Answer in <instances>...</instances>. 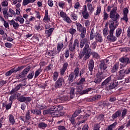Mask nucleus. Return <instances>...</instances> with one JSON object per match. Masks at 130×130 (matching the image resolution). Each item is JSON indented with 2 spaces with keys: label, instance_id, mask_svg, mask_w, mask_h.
<instances>
[{
  "label": "nucleus",
  "instance_id": "obj_62",
  "mask_svg": "<svg viewBox=\"0 0 130 130\" xmlns=\"http://www.w3.org/2000/svg\"><path fill=\"white\" fill-rule=\"evenodd\" d=\"M33 77H34V72L29 73V74L27 75L28 79H33Z\"/></svg>",
  "mask_w": 130,
  "mask_h": 130
},
{
  "label": "nucleus",
  "instance_id": "obj_23",
  "mask_svg": "<svg viewBox=\"0 0 130 130\" xmlns=\"http://www.w3.org/2000/svg\"><path fill=\"white\" fill-rule=\"evenodd\" d=\"M85 43L86 44H88V39H82L80 41V46L81 48H83L84 46L85 45Z\"/></svg>",
  "mask_w": 130,
  "mask_h": 130
},
{
  "label": "nucleus",
  "instance_id": "obj_47",
  "mask_svg": "<svg viewBox=\"0 0 130 130\" xmlns=\"http://www.w3.org/2000/svg\"><path fill=\"white\" fill-rule=\"evenodd\" d=\"M42 72V69H41V68L37 70L35 72V78H37L38 76L40 75V73H41Z\"/></svg>",
  "mask_w": 130,
  "mask_h": 130
},
{
  "label": "nucleus",
  "instance_id": "obj_30",
  "mask_svg": "<svg viewBox=\"0 0 130 130\" xmlns=\"http://www.w3.org/2000/svg\"><path fill=\"white\" fill-rule=\"evenodd\" d=\"M76 25L77 27V31H81L83 29V28H84V27H83V26L82 25V24H81V23H79V22H77L76 23Z\"/></svg>",
  "mask_w": 130,
  "mask_h": 130
},
{
  "label": "nucleus",
  "instance_id": "obj_48",
  "mask_svg": "<svg viewBox=\"0 0 130 130\" xmlns=\"http://www.w3.org/2000/svg\"><path fill=\"white\" fill-rule=\"evenodd\" d=\"M14 72H15V69H12L9 71L7 72L5 75L6 77H9V76H11V75H12V74H13V73H14Z\"/></svg>",
  "mask_w": 130,
  "mask_h": 130
},
{
  "label": "nucleus",
  "instance_id": "obj_5",
  "mask_svg": "<svg viewBox=\"0 0 130 130\" xmlns=\"http://www.w3.org/2000/svg\"><path fill=\"white\" fill-rule=\"evenodd\" d=\"M113 33H114V31L109 30V35L107 37V40L110 42H114L117 39L115 36H113Z\"/></svg>",
  "mask_w": 130,
  "mask_h": 130
},
{
  "label": "nucleus",
  "instance_id": "obj_26",
  "mask_svg": "<svg viewBox=\"0 0 130 130\" xmlns=\"http://www.w3.org/2000/svg\"><path fill=\"white\" fill-rule=\"evenodd\" d=\"M9 120L11 124H15V118L12 114H10L9 115Z\"/></svg>",
  "mask_w": 130,
  "mask_h": 130
},
{
  "label": "nucleus",
  "instance_id": "obj_35",
  "mask_svg": "<svg viewBox=\"0 0 130 130\" xmlns=\"http://www.w3.org/2000/svg\"><path fill=\"white\" fill-rule=\"evenodd\" d=\"M125 73V71H124V70H120L119 74V79L121 80V79H122L124 77Z\"/></svg>",
  "mask_w": 130,
  "mask_h": 130
},
{
  "label": "nucleus",
  "instance_id": "obj_63",
  "mask_svg": "<svg viewBox=\"0 0 130 130\" xmlns=\"http://www.w3.org/2000/svg\"><path fill=\"white\" fill-rule=\"evenodd\" d=\"M60 16L61 18H63L64 19L67 16V14L63 11H61L60 12Z\"/></svg>",
  "mask_w": 130,
  "mask_h": 130
},
{
  "label": "nucleus",
  "instance_id": "obj_19",
  "mask_svg": "<svg viewBox=\"0 0 130 130\" xmlns=\"http://www.w3.org/2000/svg\"><path fill=\"white\" fill-rule=\"evenodd\" d=\"M15 21L19 22L20 24H24V22H25V20L22 16H17L15 18Z\"/></svg>",
  "mask_w": 130,
  "mask_h": 130
},
{
  "label": "nucleus",
  "instance_id": "obj_57",
  "mask_svg": "<svg viewBox=\"0 0 130 130\" xmlns=\"http://www.w3.org/2000/svg\"><path fill=\"white\" fill-rule=\"evenodd\" d=\"M73 79H74V73H71V74H70L69 76L68 80L70 82H73L74 81Z\"/></svg>",
  "mask_w": 130,
  "mask_h": 130
},
{
  "label": "nucleus",
  "instance_id": "obj_16",
  "mask_svg": "<svg viewBox=\"0 0 130 130\" xmlns=\"http://www.w3.org/2000/svg\"><path fill=\"white\" fill-rule=\"evenodd\" d=\"M94 38L95 39L96 42H102L103 39H102V36L100 34H96L95 35Z\"/></svg>",
  "mask_w": 130,
  "mask_h": 130
},
{
  "label": "nucleus",
  "instance_id": "obj_40",
  "mask_svg": "<svg viewBox=\"0 0 130 130\" xmlns=\"http://www.w3.org/2000/svg\"><path fill=\"white\" fill-rule=\"evenodd\" d=\"M56 54H57L56 50H53L49 52V55H50V56H54V55H56Z\"/></svg>",
  "mask_w": 130,
  "mask_h": 130
},
{
  "label": "nucleus",
  "instance_id": "obj_32",
  "mask_svg": "<svg viewBox=\"0 0 130 130\" xmlns=\"http://www.w3.org/2000/svg\"><path fill=\"white\" fill-rule=\"evenodd\" d=\"M117 123L116 122L113 123L108 126V127L106 130H112L115 126H116Z\"/></svg>",
  "mask_w": 130,
  "mask_h": 130
},
{
  "label": "nucleus",
  "instance_id": "obj_3",
  "mask_svg": "<svg viewBox=\"0 0 130 130\" xmlns=\"http://www.w3.org/2000/svg\"><path fill=\"white\" fill-rule=\"evenodd\" d=\"M91 48L89 46V44H85L84 47L83 49V52L85 54L84 59H88L91 56Z\"/></svg>",
  "mask_w": 130,
  "mask_h": 130
},
{
  "label": "nucleus",
  "instance_id": "obj_51",
  "mask_svg": "<svg viewBox=\"0 0 130 130\" xmlns=\"http://www.w3.org/2000/svg\"><path fill=\"white\" fill-rule=\"evenodd\" d=\"M63 21L67 22V23H68L69 24H71V23H72V20H71V18H70L69 16H67V15L63 19Z\"/></svg>",
  "mask_w": 130,
  "mask_h": 130
},
{
  "label": "nucleus",
  "instance_id": "obj_64",
  "mask_svg": "<svg viewBox=\"0 0 130 130\" xmlns=\"http://www.w3.org/2000/svg\"><path fill=\"white\" fill-rule=\"evenodd\" d=\"M56 106H57L56 109H57V112H58V111H60V110H62V109H63V107H62L61 105H58Z\"/></svg>",
  "mask_w": 130,
  "mask_h": 130
},
{
  "label": "nucleus",
  "instance_id": "obj_58",
  "mask_svg": "<svg viewBox=\"0 0 130 130\" xmlns=\"http://www.w3.org/2000/svg\"><path fill=\"white\" fill-rule=\"evenodd\" d=\"M75 117L72 116L70 119V121H71L72 124H76V120L75 119Z\"/></svg>",
  "mask_w": 130,
  "mask_h": 130
},
{
  "label": "nucleus",
  "instance_id": "obj_21",
  "mask_svg": "<svg viewBox=\"0 0 130 130\" xmlns=\"http://www.w3.org/2000/svg\"><path fill=\"white\" fill-rule=\"evenodd\" d=\"M100 69L102 71H105L106 69H107V66L105 64V62L104 61H102L101 63L99 64Z\"/></svg>",
  "mask_w": 130,
  "mask_h": 130
},
{
  "label": "nucleus",
  "instance_id": "obj_50",
  "mask_svg": "<svg viewBox=\"0 0 130 130\" xmlns=\"http://www.w3.org/2000/svg\"><path fill=\"white\" fill-rule=\"evenodd\" d=\"M63 47V44L62 43H60L58 44L57 47V49L58 51V52L62 49V48Z\"/></svg>",
  "mask_w": 130,
  "mask_h": 130
},
{
  "label": "nucleus",
  "instance_id": "obj_20",
  "mask_svg": "<svg viewBox=\"0 0 130 130\" xmlns=\"http://www.w3.org/2000/svg\"><path fill=\"white\" fill-rule=\"evenodd\" d=\"M54 30V28H51L48 30H45V34H46L47 37H50V36H51V35H52V32H53Z\"/></svg>",
  "mask_w": 130,
  "mask_h": 130
},
{
  "label": "nucleus",
  "instance_id": "obj_33",
  "mask_svg": "<svg viewBox=\"0 0 130 130\" xmlns=\"http://www.w3.org/2000/svg\"><path fill=\"white\" fill-rule=\"evenodd\" d=\"M87 8L88 11H89V13H90V14H92V13H93V11H94V8H93V6L92 5V4L90 3L88 4Z\"/></svg>",
  "mask_w": 130,
  "mask_h": 130
},
{
  "label": "nucleus",
  "instance_id": "obj_8",
  "mask_svg": "<svg viewBox=\"0 0 130 130\" xmlns=\"http://www.w3.org/2000/svg\"><path fill=\"white\" fill-rule=\"evenodd\" d=\"M43 22H44V23H49V22H51V19H50V16L48 15V10H47L45 11V16L43 19Z\"/></svg>",
  "mask_w": 130,
  "mask_h": 130
},
{
  "label": "nucleus",
  "instance_id": "obj_24",
  "mask_svg": "<svg viewBox=\"0 0 130 130\" xmlns=\"http://www.w3.org/2000/svg\"><path fill=\"white\" fill-rule=\"evenodd\" d=\"M119 60L121 62H122V63H129V58L126 57H122L119 59Z\"/></svg>",
  "mask_w": 130,
  "mask_h": 130
},
{
  "label": "nucleus",
  "instance_id": "obj_41",
  "mask_svg": "<svg viewBox=\"0 0 130 130\" xmlns=\"http://www.w3.org/2000/svg\"><path fill=\"white\" fill-rule=\"evenodd\" d=\"M58 78V73L57 72H54L53 74V81H56Z\"/></svg>",
  "mask_w": 130,
  "mask_h": 130
},
{
  "label": "nucleus",
  "instance_id": "obj_18",
  "mask_svg": "<svg viewBox=\"0 0 130 130\" xmlns=\"http://www.w3.org/2000/svg\"><path fill=\"white\" fill-rule=\"evenodd\" d=\"M79 32H81V34H80L81 38H82V39H83V38H85V37L86 36V32H87V29H86V27L82 28V29L79 31Z\"/></svg>",
  "mask_w": 130,
  "mask_h": 130
},
{
  "label": "nucleus",
  "instance_id": "obj_60",
  "mask_svg": "<svg viewBox=\"0 0 130 130\" xmlns=\"http://www.w3.org/2000/svg\"><path fill=\"white\" fill-rule=\"evenodd\" d=\"M85 81H86L85 80V78H82L78 82V85H82V84H84Z\"/></svg>",
  "mask_w": 130,
  "mask_h": 130
},
{
  "label": "nucleus",
  "instance_id": "obj_7",
  "mask_svg": "<svg viewBox=\"0 0 130 130\" xmlns=\"http://www.w3.org/2000/svg\"><path fill=\"white\" fill-rule=\"evenodd\" d=\"M128 14V9L125 8L123 10V17L121 18V20L127 22L128 21V18L127 17V14Z\"/></svg>",
  "mask_w": 130,
  "mask_h": 130
},
{
  "label": "nucleus",
  "instance_id": "obj_4",
  "mask_svg": "<svg viewBox=\"0 0 130 130\" xmlns=\"http://www.w3.org/2000/svg\"><path fill=\"white\" fill-rule=\"evenodd\" d=\"M119 23L118 21H114L112 19L109 21L110 31H114L117 28Z\"/></svg>",
  "mask_w": 130,
  "mask_h": 130
},
{
  "label": "nucleus",
  "instance_id": "obj_10",
  "mask_svg": "<svg viewBox=\"0 0 130 130\" xmlns=\"http://www.w3.org/2000/svg\"><path fill=\"white\" fill-rule=\"evenodd\" d=\"M68 67H69V63L68 62H65L63 64L62 68L60 70V74L61 76H64V73H66Z\"/></svg>",
  "mask_w": 130,
  "mask_h": 130
},
{
  "label": "nucleus",
  "instance_id": "obj_6",
  "mask_svg": "<svg viewBox=\"0 0 130 130\" xmlns=\"http://www.w3.org/2000/svg\"><path fill=\"white\" fill-rule=\"evenodd\" d=\"M30 71V68H27L25 69L23 72H22L19 75H18L16 76V79H21V78H24V77H26V75L28 74Z\"/></svg>",
  "mask_w": 130,
  "mask_h": 130
},
{
  "label": "nucleus",
  "instance_id": "obj_44",
  "mask_svg": "<svg viewBox=\"0 0 130 130\" xmlns=\"http://www.w3.org/2000/svg\"><path fill=\"white\" fill-rule=\"evenodd\" d=\"M71 17L73 21H77V20H78V15L75 13H72L71 14Z\"/></svg>",
  "mask_w": 130,
  "mask_h": 130
},
{
  "label": "nucleus",
  "instance_id": "obj_54",
  "mask_svg": "<svg viewBox=\"0 0 130 130\" xmlns=\"http://www.w3.org/2000/svg\"><path fill=\"white\" fill-rule=\"evenodd\" d=\"M108 33H109V30H108V28H105L103 30L104 36H107V35H108Z\"/></svg>",
  "mask_w": 130,
  "mask_h": 130
},
{
  "label": "nucleus",
  "instance_id": "obj_9",
  "mask_svg": "<svg viewBox=\"0 0 130 130\" xmlns=\"http://www.w3.org/2000/svg\"><path fill=\"white\" fill-rule=\"evenodd\" d=\"M57 106H54L51 107V111H53L51 113L52 116H53L54 117H58L59 116V112H57V110L56 109Z\"/></svg>",
  "mask_w": 130,
  "mask_h": 130
},
{
  "label": "nucleus",
  "instance_id": "obj_14",
  "mask_svg": "<svg viewBox=\"0 0 130 130\" xmlns=\"http://www.w3.org/2000/svg\"><path fill=\"white\" fill-rule=\"evenodd\" d=\"M102 80H103V76L102 75H97L94 78V82L96 84H99V83H100Z\"/></svg>",
  "mask_w": 130,
  "mask_h": 130
},
{
  "label": "nucleus",
  "instance_id": "obj_13",
  "mask_svg": "<svg viewBox=\"0 0 130 130\" xmlns=\"http://www.w3.org/2000/svg\"><path fill=\"white\" fill-rule=\"evenodd\" d=\"M18 100L20 102H30L31 98L21 96L18 98Z\"/></svg>",
  "mask_w": 130,
  "mask_h": 130
},
{
  "label": "nucleus",
  "instance_id": "obj_29",
  "mask_svg": "<svg viewBox=\"0 0 130 130\" xmlns=\"http://www.w3.org/2000/svg\"><path fill=\"white\" fill-rule=\"evenodd\" d=\"M120 114H121V112L118 111L113 114L112 118H113V119H115V118H117V117H118Z\"/></svg>",
  "mask_w": 130,
  "mask_h": 130
},
{
  "label": "nucleus",
  "instance_id": "obj_49",
  "mask_svg": "<svg viewBox=\"0 0 130 130\" xmlns=\"http://www.w3.org/2000/svg\"><path fill=\"white\" fill-rule=\"evenodd\" d=\"M100 13H101V6H99L97 7L96 12L94 13L95 16H98V15H100Z\"/></svg>",
  "mask_w": 130,
  "mask_h": 130
},
{
  "label": "nucleus",
  "instance_id": "obj_55",
  "mask_svg": "<svg viewBox=\"0 0 130 130\" xmlns=\"http://www.w3.org/2000/svg\"><path fill=\"white\" fill-rule=\"evenodd\" d=\"M101 98V95L99 94L95 95L92 98V101H95V100H98Z\"/></svg>",
  "mask_w": 130,
  "mask_h": 130
},
{
  "label": "nucleus",
  "instance_id": "obj_27",
  "mask_svg": "<svg viewBox=\"0 0 130 130\" xmlns=\"http://www.w3.org/2000/svg\"><path fill=\"white\" fill-rule=\"evenodd\" d=\"M82 111H84L83 109H81L80 110H76L75 112L73 114L72 116L74 117H77Z\"/></svg>",
  "mask_w": 130,
  "mask_h": 130
},
{
  "label": "nucleus",
  "instance_id": "obj_56",
  "mask_svg": "<svg viewBox=\"0 0 130 130\" xmlns=\"http://www.w3.org/2000/svg\"><path fill=\"white\" fill-rule=\"evenodd\" d=\"M92 55L93 57L94 58L98 59L100 57V56H99V54H98V53H97L95 52H92Z\"/></svg>",
  "mask_w": 130,
  "mask_h": 130
},
{
  "label": "nucleus",
  "instance_id": "obj_2",
  "mask_svg": "<svg viewBox=\"0 0 130 130\" xmlns=\"http://www.w3.org/2000/svg\"><path fill=\"white\" fill-rule=\"evenodd\" d=\"M111 77L112 76L109 77L102 82L101 84L102 88H108L109 87V89L111 90L112 89H114V88L118 86V82H112L110 85H108V83L111 81Z\"/></svg>",
  "mask_w": 130,
  "mask_h": 130
},
{
  "label": "nucleus",
  "instance_id": "obj_34",
  "mask_svg": "<svg viewBox=\"0 0 130 130\" xmlns=\"http://www.w3.org/2000/svg\"><path fill=\"white\" fill-rule=\"evenodd\" d=\"M39 128H42L43 129L47 127V124L44 122H41L38 124Z\"/></svg>",
  "mask_w": 130,
  "mask_h": 130
},
{
  "label": "nucleus",
  "instance_id": "obj_52",
  "mask_svg": "<svg viewBox=\"0 0 130 130\" xmlns=\"http://www.w3.org/2000/svg\"><path fill=\"white\" fill-rule=\"evenodd\" d=\"M69 32L70 34H71V35H74V34H75L76 32H77V30H76V29L74 28H70L69 30Z\"/></svg>",
  "mask_w": 130,
  "mask_h": 130
},
{
  "label": "nucleus",
  "instance_id": "obj_53",
  "mask_svg": "<svg viewBox=\"0 0 130 130\" xmlns=\"http://www.w3.org/2000/svg\"><path fill=\"white\" fill-rule=\"evenodd\" d=\"M41 27H42L41 24L39 23L35 26V29L36 30H40V31H41Z\"/></svg>",
  "mask_w": 130,
  "mask_h": 130
},
{
  "label": "nucleus",
  "instance_id": "obj_12",
  "mask_svg": "<svg viewBox=\"0 0 130 130\" xmlns=\"http://www.w3.org/2000/svg\"><path fill=\"white\" fill-rule=\"evenodd\" d=\"M63 78H59L57 81L55 82V87L60 88L62 86V83H63Z\"/></svg>",
  "mask_w": 130,
  "mask_h": 130
},
{
  "label": "nucleus",
  "instance_id": "obj_22",
  "mask_svg": "<svg viewBox=\"0 0 130 130\" xmlns=\"http://www.w3.org/2000/svg\"><path fill=\"white\" fill-rule=\"evenodd\" d=\"M36 2V0H23L22 5L27 6V5H29V4H33Z\"/></svg>",
  "mask_w": 130,
  "mask_h": 130
},
{
  "label": "nucleus",
  "instance_id": "obj_11",
  "mask_svg": "<svg viewBox=\"0 0 130 130\" xmlns=\"http://www.w3.org/2000/svg\"><path fill=\"white\" fill-rule=\"evenodd\" d=\"M21 119L22 120V121H24V122H28V120L31 118V117L30 116V111L28 110L25 115V117H24L23 116L21 117Z\"/></svg>",
  "mask_w": 130,
  "mask_h": 130
},
{
  "label": "nucleus",
  "instance_id": "obj_42",
  "mask_svg": "<svg viewBox=\"0 0 130 130\" xmlns=\"http://www.w3.org/2000/svg\"><path fill=\"white\" fill-rule=\"evenodd\" d=\"M108 14L106 12V11H104V14H103V20L104 21H106L109 18Z\"/></svg>",
  "mask_w": 130,
  "mask_h": 130
},
{
  "label": "nucleus",
  "instance_id": "obj_38",
  "mask_svg": "<svg viewBox=\"0 0 130 130\" xmlns=\"http://www.w3.org/2000/svg\"><path fill=\"white\" fill-rule=\"evenodd\" d=\"M76 49V47L72 42H71L69 46V49L70 50V51H74L75 49Z\"/></svg>",
  "mask_w": 130,
  "mask_h": 130
},
{
  "label": "nucleus",
  "instance_id": "obj_15",
  "mask_svg": "<svg viewBox=\"0 0 130 130\" xmlns=\"http://www.w3.org/2000/svg\"><path fill=\"white\" fill-rule=\"evenodd\" d=\"M10 25H12L13 28L17 30L19 27H20V24L18 22H16L15 20H12L10 21Z\"/></svg>",
  "mask_w": 130,
  "mask_h": 130
},
{
  "label": "nucleus",
  "instance_id": "obj_43",
  "mask_svg": "<svg viewBox=\"0 0 130 130\" xmlns=\"http://www.w3.org/2000/svg\"><path fill=\"white\" fill-rule=\"evenodd\" d=\"M82 14L84 19H88L89 18V13H88V11L82 12Z\"/></svg>",
  "mask_w": 130,
  "mask_h": 130
},
{
  "label": "nucleus",
  "instance_id": "obj_39",
  "mask_svg": "<svg viewBox=\"0 0 130 130\" xmlns=\"http://www.w3.org/2000/svg\"><path fill=\"white\" fill-rule=\"evenodd\" d=\"M70 94L71 98V99L74 98V97L75 96V88L74 87L71 88Z\"/></svg>",
  "mask_w": 130,
  "mask_h": 130
},
{
  "label": "nucleus",
  "instance_id": "obj_45",
  "mask_svg": "<svg viewBox=\"0 0 130 130\" xmlns=\"http://www.w3.org/2000/svg\"><path fill=\"white\" fill-rule=\"evenodd\" d=\"M73 46L76 47H80V42H79V40L76 39L74 41Z\"/></svg>",
  "mask_w": 130,
  "mask_h": 130
},
{
  "label": "nucleus",
  "instance_id": "obj_59",
  "mask_svg": "<svg viewBox=\"0 0 130 130\" xmlns=\"http://www.w3.org/2000/svg\"><path fill=\"white\" fill-rule=\"evenodd\" d=\"M64 5H65L64 2H63L62 1L59 2L58 3V6L61 9H63V7H64Z\"/></svg>",
  "mask_w": 130,
  "mask_h": 130
},
{
  "label": "nucleus",
  "instance_id": "obj_17",
  "mask_svg": "<svg viewBox=\"0 0 130 130\" xmlns=\"http://www.w3.org/2000/svg\"><path fill=\"white\" fill-rule=\"evenodd\" d=\"M94 69V60L90 59L88 63V69L90 72H92Z\"/></svg>",
  "mask_w": 130,
  "mask_h": 130
},
{
  "label": "nucleus",
  "instance_id": "obj_46",
  "mask_svg": "<svg viewBox=\"0 0 130 130\" xmlns=\"http://www.w3.org/2000/svg\"><path fill=\"white\" fill-rule=\"evenodd\" d=\"M80 71V69L79 68H76L74 70V74L75 78H77L79 76V72Z\"/></svg>",
  "mask_w": 130,
  "mask_h": 130
},
{
  "label": "nucleus",
  "instance_id": "obj_36",
  "mask_svg": "<svg viewBox=\"0 0 130 130\" xmlns=\"http://www.w3.org/2000/svg\"><path fill=\"white\" fill-rule=\"evenodd\" d=\"M9 12L11 14H9V16L11 18H12L13 16L14 17H16V12L15 11L13 10L11 8L9 9Z\"/></svg>",
  "mask_w": 130,
  "mask_h": 130
},
{
  "label": "nucleus",
  "instance_id": "obj_28",
  "mask_svg": "<svg viewBox=\"0 0 130 130\" xmlns=\"http://www.w3.org/2000/svg\"><path fill=\"white\" fill-rule=\"evenodd\" d=\"M30 112L33 113V114H36L37 115H40V114H41V110L32 109L30 110Z\"/></svg>",
  "mask_w": 130,
  "mask_h": 130
},
{
  "label": "nucleus",
  "instance_id": "obj_61",
  "mask_svg": "<svg viewBox=\"0 0 130 130\" xmlns=\"http://www.w3.org/2000/svg\"><path fill=\"white\" fill-rule=\"evenodd\" d=\"M8 1L6 0L2 2L1 3V5L2 6V7H8Z\"/></svg>",
  "mask_w": 130,
  "mask_h": 130
},
{
  "label": "nucleus",
  "instance_id": "obj_37",
  "mask_svg": "<svg viewBox=\"0 0 130 130\" xmlns=\"http://www.w3.org/2000/svg\"><path fill=\"white\" fill-rule=\"evenodd\" d=\"M122 32V30L120 28H118L116 30V37H119Z\"/></svg>",
  "mask_w": 130,
  "mask_h": 130
},
{
  "label": "nucleus",
  "instance_id": "obj_31",
  "mask_svg": "<svg viewBox=\"0 0 130 130\" xmlns=\"http://www.w3.org/2000/svg\"><path fill=\"white\" fill-rule=\"evenodd\" d=\"M9 15L10 14L8 13V9H4V10L3 11V16L5 19H9V17H10Z\"/></svg>",
  "mask_w": 130,
  "mask_h": 130
},
{
  "label": "nucleus",
  "instance_id": "obj_25",
  "mask_svg": "<svg viewBox=\"0 0 130 130\" xmlns=\"http://www.w3.org/2000/svg\"><path fill=\"white\" fill-rule=\"evenodd\" d=\"M119 66V62H116L114 64V66L113 67V68L112 69L111 72L112 73H115V72H117L118 70V67Z\"/></svg>",
  "mask_w": 130,
  "mask_h": 130
},
{
  "label": "nucleus",
  "instance_id": "obj_1",
  "mask_svg": "<svg viewBox=\"0 0 130 130\" xmlns=\"http://www.w3.org/2000/svg\"><path fill=\"white\" fill-rule=\"evenodd\" d=\"M107 12H110V18L114 21V22H118L119 20V14L117 13V8L114 6H109L107 9Z\"/></svg>",
  "mask_w": 130,
  "mask_h": 130
}]
</instances>
